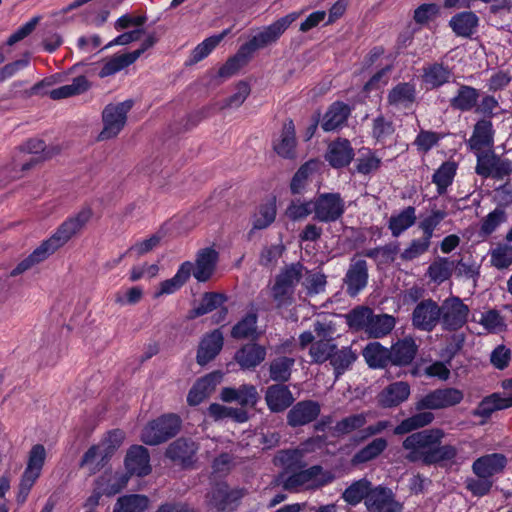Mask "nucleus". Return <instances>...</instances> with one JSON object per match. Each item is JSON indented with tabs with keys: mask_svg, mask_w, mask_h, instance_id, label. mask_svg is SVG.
Wrapping results in <instances>:
<instances>
[{
	"mask_svg": "<svg viewBox=\"0 0 512 512\" xmlns=\"http://www.w3.org/2000/svg\"><path fill=\"white\" fill-rule=\"evenodd\" d=\"M463 399V392L456 388H445L434 390L423 396L415 403V409L419 413L403 420L394 430L395 434H405L412 430L423 427L432 422L434 415L431 412L422 411L425 409L436 410L454 406Z\"/></svg>",
	"mask_w": 512,
	"mask_h": 512,
	"instance_id": "f257e3e1",
	"label": "nucleus"
},
{
	"mask_svg": "<svg viewBox=\"0 0 512 512\" xmlns=\"http://www.w3.org/2000/svg\"><path fill=\"white\" fill-rule=\"evenodd\" d=\"M224 402H237L240 407L225 406L214 403L209 407V415L215 420L229 418L238 422L248 419V409L255 406L258 393L252 385H242L238 389L224 388L221 392Z\"/></svg>",
	"mask_w": 512,
	"mask_h": 512,
	"instance_id": "f03ea898",
	"label": "nucleus"
},
{
	"mask_svg": "<svg viewBox=\"0 0 512 512\" xmlns=\"http://www.w3.org/2000/svg\"><path fill=\"white\" fill-rule=\"evenodd\" d=\"M494 130L492 122L488 119L478 121L474 127L473 134L469 139V146L477 156V173L488 176L495 156L493 155Z\"/></svg>",
	"mask_w": 512,
	"mask_h": 512,
	"instance_id": "7ed1b4c3",
	"label": "nucleus"
},
{
	"mask_svg": "<svg viewBox=\"0 0 512 512\" xmlns=\"http://www.w3.org/2000/svg\"><path fill=\"white\" fill-rule=\"evenodd\" d=\"M442 438L443 432L438 429L424 430L408 436L403 442V447L409 451L407 458L410 461L435 463L433 456Z\"/></svg>",
	"mask_w": 512,
	"mask_h": 512,
	"instance_id": "20e7f679",
	"label": "nucleus"
},
{
	"mask_svg": "<svg viewBox=\"0 0 512 512\" xmlns=\"http://www.w3.org/2000/svg\"><path fill=\"white\" fill-rule=\"evenodd\" d=\"M132 106L131 100L107 105L102 112L103 129L98 135V140L116 137L125 126L127 114Z\"/></svg>",
	"mask_w": 512,
	"mask_h": 512,
	"instance_id": "39448f33",
	"label": "nucleus"
},
{
	"mask_svg": "<svg viewBox=\"0 0 512 512\" xmlns=\"http://www.w3.org/2000/svg\"><path fill=\"white\" fill-rule=\"evenodd\" d=\"M45 458V448L40 444L34 445L29 452L27 467L19 484L17 501L20 504H23L26 501L31 488L39 478Z\"/></svg>",
	"mask_w": 512,
	"mask_h": 512,
	"instance_id": "423d86ee",
	"label": "nucleus"
},
{
	"mask_svg": "<svg viewBox=\"0 0 512 512\" xmlns=\"http://www.w3.org/2000/svg\"><path fill=\"white\" fill-rule=\"evenodd\" d=\"M180 427V419L176 415L162 416L147 424L141 434V440L148 445H157L174 436Z\"/></svg>",
	"mask_w": 512,
	"mask_h": 512,
	"instance_id": "0eeeda50",
	"label": "nucleus"
},
{
	"mask_svg": "<svg viewBox=\"0 0 512 512\" xmlns=\"http://www.w3.org/2000/svg\"><path fill=\"white\" fill-rule=\"evenodd\" d=\"M303 275V266L293 264L286 268L276 279L272 288V297L277 307L291 303L295 285Z\"/></svg>",
	"mask_w": 512,
	"mask_h": 512,
	"instance_id": "6e6552de",
	"label": "nucleus"
},
{
	"mask_svg": "<svg viewBox=\"0 0 512 512\" xmlns=\"http://www.w3.org/2000/svg\"><path fill=\"white\" fill-rule=\"evenodd\" d=\"M314 218L321 222H334L345 211V202L337 193H322L314 198Z\"/></svg>",
	"mask_w": 512,
	"mask_h": 512,
	"instance_id": "1a4fd4ad",
	"label": "nucleus"
},
{
	"mask_svg": "<svg viewBox=\"0 0 512 512\" xmlns=\"http://www.w3.org/2000/svg\"><path fill=\"white\" fill-rule=\"evenodd\" d=\"M295 19V15H288L277 20L256 34L249 42L244 44V48L251 55L254 51L274 43Z\"/></svg>",
	"mask_w": 512,
	"mask_h": 512,
	"instance_id": "9d476101",
	"label": "nucleus"
},
{
	"mask_svg": "<svg viewBox=\"0 0 512 512\" xmlns=\"http://www.w3.org/2000/svg\"><path fill=\"white\" fill-rule=\"evenodd\" d=\"M441 318V306L431 299L416 305L412 313L413 325L423 331H431Z\"/></svg>",
	"mask_w": 512,
	"mask_h": 512,
	"instance_id": "9b49d317",
	"label": "nucleus"
},
{
	"mask_svg": "<svg viewBox=\"0 0 512 512\" xmlns=\"http://www.w3.org/2000/svg\"><path fill=\"white\" fill-rule=\"evenodd\" d=\"M497 197L501 205L481 220L479 236L483 239L491 235L507 220L506 212L502 205L512 202V192L509 191V187L505 186L498 191Z\"/></svg>",
	"mask_w": 512,
	"mask_h": 512,
	"instance_id": "f8f14e48",
	"label": "nucleus"
},
{
	"mask_svg": "<svg viewBox=\"0 0 512 512\" xmlns=\"http://www.w3.org/2000/svg\"><path fill=\"white\" fill-rule=\"evenodd\" d=\"M241 497L240 490L230 489L226 483H218L208 494L207 501L216 512H231L235 502Z\"/></svg>",
	"mask_w": 512,
	"mask_h": 512,
	"instance_id": "ddd939ff",
	"label": "nucleus"
},
{
	"mask_svg": "<svg viewBox=\"0 0 512 512\" xmlns=\"http://www.w3.org/2000/svg\"><path fill=\"white\" fill-rule=\"evenodd\" d=\"M469 308L459 298H450L441 306V317L446 328L456 330L467 320Z\"/></svg>",
	"mask_w": 512,
	"mask_h": 512,
	"instance_id": "4468645a",
	"label": "nucleus"
},
{
	"mask_svg": "<svg viewBox=\"0 0 512 512\" xmlns=\"http://www.w3.org/2000/svg\"><path fill=\"white\" fill-rule=\"evenodd\" d=\"M219 255L213 248L200 249L195 257L191 274L200 282L208 281L216 271Z\"/></svg>",
	"mask_w": 512,
	"mask_h": 512,
	"instance_id": "2eb2a0df",
	"label": "nucleus"
},
{
	"mask_svg": "<svg viewBox=\"0 0 512 512\" xmlns=\"http://www.w3.org/2000/svg\"><path fill=\"white\" fill-rule=\"evenodd\" d=\"M365 505L372 512H400L401 504L394 499L390 489L378 486L370 491Z\"/></svg>",
	"mask_w": 512,
	"mask_h": 512,
	"instance_id": "dca6fc26",
	"label": "nucleus"
},
{
	"mask_svg": "<svg viewBox=\"0 0 512 512\" xmlns=\"http://www.w3.org/2000/svg\"><path fill=\"white\" fill-rule=\"evenodd\" d=\"M92 217V210L89 207L83 208L75 217L65 221L52 236L53 239L63 246L73 235L79 232Z\"/></svg>",
	"mask_w": 512,
	"mask_h": 512,
	"instance_id": "f3484780",
	"label": "nucleus"
},
{
	"mask_svg": "<svg viewBox=\"0 0 512 512\" xmlns=\"http://www.w3.org/2000/svg\"><path fill=\"white\" fill-rule=\"evenodd\" d=\"M410 396V385L397 381L387 385L377 396V402L384 408L396 407L405 402Z\"/></svg>",
	"mask_w": 512,
	"mask_h": 512,
	"instance_id": "a211bd4d",
	"label": "nucleus"
},
{
	"mask_svg": "<svg viewBox=\"0 0 512 512\" xmlns=\"http://www.w3.org/2000/svg\"><path fill=\"white\" fill-rule=\"evenodd\" d=\"M193 264L190 261L182 263L176 274L167 280L160 282L154 290L153 297L160 298L177 292L190 278Z\"/></svg>",
	"mask_w": 512,
	"mask_h": 512,
	"instance_id": "6ab92c4d",
	"label": "nucleus"
},
{
	"mask_svg": "<svg viewBox=\"0 0 512 512\" xmlns=\"http://www.w3.org/2000/svg\"><path fill=\"white\" fill-rule=\"evenodd\" d=\"M320 405L312 400L300 401L287 414V422L292 427L306 425L317 418Z\"/></svg>",
	"mask_w": 512,
	"mask_h": 512,
	"instance_id": "aec40b11",
	"label": "nucleus"
},
{
	"mask_svg": "<svg viewBox=\"0 0 512 512\" xmlns=\"http://www.w3.org/2000/svg\"><path fill=\"white\" fill-rule=\"evenodd\" d=\"M125 467L131 475H147L151 470L147 449L143 446H132L128 450L125 458Z\"/></svg>",
	"mask_w": 512,
	"mask_h": 512,
	"instance_id": "412c9836",
	"label": "nucleus"
},
{
	"mask_svg": "<svg viewBox=\"0 0 512 512\" xmlns=\"http://www.w3.org/2000/svg\"><path fill=\"white\" fill-rule=\"evenodd\" d=\"M197 451L196 444L188 439H178L167 449L166 455L174 463L188 466L193 463Z\"/></svg>",
	"mask_w": 512,
	"mask_h": 512,
	"instance_id": "4be33fe9",
	"label": "nucleus"
},
{
	"mask_svg": "<svg viewBox=\"0 0 512 512\" xmlns=\"http://www.w3.org/2000/svg\"><path fill=\"white\" fill-rule=\"evenodd\" d=\"M265 400L272 412H282L293 403L294 398L287 386L274 384L267 388Z\"/></svg>",
	"mask_w": 512,
	"mask_h": 512,
	"instance_id": "5701e85b",
	"label": "nucleus"
},
{
	"mask_svg": "<svg viewBox=\"0 0 512 512\" xmlns=\"http://www.w3.org/2000/svg\"><path fill=\"white\" fill-rule=\"evenodd\" d=\"M354 157L353 149L348 140L338 139L331 142L326 153V160L334 168L347 166Z\"/></svg>",
	"mask_w": 512,
	"mask_h": 512,
	"instance_id": "b1692460",
	"label": "nucleus"
},
{
	"mask_svg": "<svg viewBox=\"0 0 512 512\" xmlns=\"http://www.w3.org/2000/svg\"><path fill=\"white\" fill-rule=\"evenodd\" d=\"M389 105L397 109H409L416 100V88L413 83H398L388 94Z\"/></svg>",
	"mask_w": 512,
	"mask_h": 512,
	"instance_id": "393cba45",
	"label": "nucleus"
},
{
	"mask_svg": "<svg viewBox=\"0 0 512 512\" xmlns=\"http://www.w3.org/2000/svg\"><path fill=\"white\" fill-rule=\"evenodd\" d=\"M506 463L507 460L502 454L495 453L478 458L472 468L479 478H489L502 471Z\"/></svg>",
	"mask_w": 512,
	"mask_h": 512,
	"instance_id": "a878e982",
	"label": "nucleus"
},
{
	"mask_svg": "<svg viewBox=\"0 0 512 512\" xmlns=\"http://www.w3.org/2000/svg\"><path fill=\"white\" fill-rule=\"evenodd\" d=\"M223 346V335L219 330L207 334L201 341L197 352V362L204 365L214 359Z\"/></svg>",
	"mask_w": 512,
	"mask_h": 512,
	"instance_id": "bb28decb",
	"label": "nucleus"
},
{
	"mask_svg": "<svg viewBox=\"0 0 512 512\" xmlns=\"http://www.w3.org/2000/svg\"><path fill=\"white\" fill-rule=\"evenodd\" d=\"M321 472L319 466L311 467L307 470L292 474L284 483V488L291 491H297L299 489L312 488L319 485L318 475Z\"/></svg>",
	"mask_w": 512,
	"mask_h": 512,
	"instance_id": "cd10ccee",
	"label": "nucleus"
},
{
	"mask_svg": "<svg viewBox=\"0 0 512 512\" xmlns=\"http://www.w3.org/2000/svg\"><path fill=\"white\" fill-rule=\"evenodd\" d=\"M417 352V345L411 337L398 340L390 350L391 362L395 365H407L412 362Z\"/></svg>",
	"mask_w": 512,
	"mask_h": 512,
	"instance_id": "c85d7f7f",
	"label": "nucleus"
},
{
	"mask_svg": "<svg viewBox=\"0 0 512 512\" xmlns=\"http://www.w3.org/2000/svg\"><path fill=\"white\" fill-rule=\"evenodd\" d=\"M218 374H210L199 379L191 388L187 400L190 405H197L207 398L219 383Z\"/></svg>",
	"mask_w": 512,
	"mask_h": 512,
	"instance_id": "c756f323",
	"label": "nucleus"
},
{
	"mask_svg": "<svg viewBox=\"0 0 512 512\" xmlns=\"http://www.w3.org/2000/svg\"><path fill=\"white\" fill-rule=\"evenodd\" d=\"M475 449L476 444L474 442H464L459 448L450 445H437L433 458H435V463L441 460H451L456 457L465 460L475 452Z\"/></svg>",
	"mask_w": 512,
	"mask_h": 512,
	"instance_id": "7c9ffc66",
	"label": "nucleus"
},
{
	"mask_svg": "<svg viewBox=\"0 0 512 512\" xmlns=\"http://www.w3.org/2000/svg\"><path fill=\"white\" fill-rule=\"evenodd\" d=\"M367 265L364 260L353 263L346 275L348 293L356 295L367 284Z\"/></svg>",
	"mask_w": 512,
	"mask_h": 512,
	"instance_id": "2f4dec72",
	"label": "nucleus"
},
{
	"mask_svg": "<svg viewBox=\"0 0 512 512\" xmlns=\"http://www.w3.org/2000/svg\"><path fill=\"white\" fill-rule=\"evenodd\" d=\"M350 109L347 105L333 103L325 113L321 126L325 131H331L340 127L347 119Z\"/></svg>",
	"mask_w": 512,
	"mask_h": 512,
	"instance_id": "473e14b6",
	"label": "nucleus"
},
{
	"mask_svg": "<svg viewBox=\"0 0 512 512\" xmlns=\"http://www.w3.org/2000/svg\"><path fill=\"white\" fill-rule=\"evenodd\" d=\"M295 127L290 121L285 123L279 141L275 142L274 149L276 153L285 158L295 156Z\"/></svg>",
	"mask_w": 512,
	"mask_h": 512,
	"instance_id": "72a5a7b5",
	"label": "nucleus"
},
{
	"mask_svg": "<svg viewBox=\"0 0 512 512\" xmlns=\"http://www.w3.org/2000/svg\"><path fill=\"white\" fill-rule=\"evenodd\" d=\"M266 352L262 346L248 344L241 348L235 355L236 361L243 368H251L260 364L265 358Z\"/></svg>",
	"mask_w": 512,
	"mask_h": 512,
	"instance_id": "f704fd0d",
	"label": "nucleus"
},
{
	"mask_svg": "<svg viewBox=\"0 0 512 512\" xmlns=\"http://www.w3.org/2000/svg\"><path fill=\"white\" fill-rule=\"evenodd\" d=\"M90 86L91 84L85 76H78L73 79L71 84L51 90L49 96L53 100L65 99L86 92Z\"/></svg>",
	"mask_w": 512,
	"mask_h": 512,
	"instance_id": "c9c22d12",
	"label": "nucleus"
},
{
	"mask_svg": "<svg viewBox=\"0 0 512 512\" xmlns=\"http://www.w3.org/2000/svg\"><path fill=\"white\" fill-rule=\"evenodd\" d=\"M139 57L138 52H130L120 55H114L113 57L106 59L103 62L102 68L98 75L101 78L110 76L120 71L121 69L132 64Z\"/></svg>",
	"mask_w": 512,
	"mask_h": 512,
	"instance_id": "e433bc0d",
	"label": "nucleus"
},
{
	"mask_svg": "<svg viewBox=\"0 0 512 512\" xmlns=\"http://www.w3.org/2000/svg\"><path fill=\"white\" fill-rule=\"evenodd\" d=\"M477 25L478 18L472 12L459 13L450 21L453 31L462 37H470L476 31Z\"/></svg>",
	"mask_w": 512,
	"mask_h": 512,
	"instance_id": "4c0bfd02",
	"label": "nucleus"
},
{
	"mask_svg": "<svg viewBox=\"0 0 512 512\" xmlns=\"http://www.w3.org/2000/svg\"><path fill=\"white\" fill-rule=\"evenodd\" d=\"M276 217V206L273 201H268L257 207L251 217L252 229H265L271 225Z\"/></svg>",
	"mask_w": 512,
	"mask_h": 512,
	"instance_id": "58836bf2",
	"label": "nucleus"
},
{
	"mask_svg": "<svg viewBox=\"0 0 512 512\" xmlns=\"http://www.w3.org/2000/svg\"><path fill=\"white\" fill-rule=\"evenodd\" d=\"M110 456L106 454L104 449L98 445L91 447L83 456L81 467L87 471L88 474H94L99 471L106 463Z\"/></svg>",
	"mask_w": 512,
	"mask_h": 512,
	"instance_id": "ea45409f",
	"label": "nucleus"
},
{
	"mask_svg": "<svg viewBox=\"0 0 512 512\" xmlns=\"http://www.w3.org/2000/svg\"><path fill=\"white\" fill-rule=\"evenodd\" d=\"M146 18L142 15L126 14L117 20L115 23V29L129 30L126 33L132 38V41L140 39L142 35V29L140 27L145 23Z\"/></svg>",
	"mask_w": 512,
	"mask_h": 512,
	"instance_id": "a19ab883",
	"label": "nucleus"
},
{
	"mask_svg": "<svg viewBox=\"0 0 512 512\" xmlns=\"http://www.w3.org/2000/svg\"><path fill=\"white\" fill-rule=\"evenodd\" d=\"M512 406V399L510 400H503V398L497 394L494 393L486 398H484L477 408L474 411V415L487 418L489 417L494 411L496 410H502L506 409Z\"/></svg>",
	"mask_w": 512,
	"mask_h": 512,
	"instance_id": "79ce46f5",
	"label": "nucleus"
},
{
	"mask_svg": "<svg viewBox=\"0 0 512 512\" xmlns=\"http://www.w3.org/2000/svg\"><path fill=\"white\" fill-rule=\"evenodd\" d=\"M229 32V29L224 30L219 35L211 36L197 45L192 51L188 63L195 64L207 57L213 51V49L224 39V37L228 35Z\"/></svg>",
	"mask_w": 512,
	"mask_h": 512,
	"instance_id": "37998d69",
	"label": "nucleus"
},
{
	"mask_svg": "<svg viewBox=\"0 0 512 512\" xmlns=\"http://www.w3.org/2000/svg\"><path fill=\"white\" fill-rule=\"evenodd\" d=\"M149 500L144 495L132 494L120 497L114 512H143L148 507Z\"/></svg>",
	"mask_w": 512,
	"mask_h": 512,
	"instance_id": "c03bdc74",
	"label": "nucleus"
},
{
	"mask_svg": "<svg viewBox=\"0 0 512 512\" xmlns=\"http://www.w3.org/2000/svg\"><path fill=\"white\" fill-rule=\"evenodd\" d=\"M395 326V319L387 314L372 315L366 333L373 338H380L388 334Z\"/></svg>",
	"mask_w": 512,
	"mask_h": 512,
	"instance_id": "a18cd8bd",
	"label": "nucleus"
},
{
	"mask_svg": "<svg viewBox=\"0 0 512 512\" xmlns=\"http://www.w3.org/2000/svg\"><path fill=\"white\" fill-rule=\"evenodd\" d=\"M363 354L371 367H384L391 362L390 351L377 342L367 345Z\"/></svg>",
	"mask_w": 512,
	"mask_h": 512,
	"instance_id": "49530a36",
	"label": "nucleus"
},
{
	"mask_svg": "<svg viewBox=\"0 0 512 512\" xmlns=\"http://www.w3.org/2000/svg\"><path fill=\"white\" fill-rule=\"evenodd\" d=\"M478 98L479 93L476 89L470 86H461L457 95L451 100V106L462 111H468L476 105Z\"/></svg>",
	"mask_w": 512,
	"mask_h": 512,
	"instance_id": "de8ad7c7",
	"label": "nucleus"
},
{
	"mask_svg": "<svg viewBox=\"0 0 512 512\" xmlns=\"http://www.w3.org/2000/svg\"><path fill=\"white\" fill-rule=\"evenodd\" d=\"M293 357L279 356L270 364V377L274 381L285 382L291 375V368L294 365Z\"/></svg>",
	"mask_w": 512,
	"mask_h": 512,
	"instance_id": "09e8293b",
	"label": "nucleus"
},
{
	"mask_svg": "<svg viewBox=\"0 0 512 512\" xmlns=\"http://www.w3.org/2000/svg\"><path fill=\"white\" fill-rule=\"evenodd\" d=\"M308 448L287 450L279 452L275 457V463L288 471H295L304 465L302 461L303 452Z\"/></svg>",
	"mask_w": 512,
	"mask_h": 512,
	"instance_id": "8fccbe9b",
	"label": "nucleus"
},
{
	"mask_svg": "<svg viewBox=\"0 0 512 512\" xmlns=\"http://www.w3.org/2000/svg\"><path fill=\"white\" fill-rule=\"evenodd\" d=\"M416 215L413 207H408L400 214L392 216L389 221V228L394 236H399L403 231L415 223Z\"/></svg>",
	"mask_w": 512,
	"mask_h": 512,
	"instance_id": "3c124183",
	"label": "nucleus"
},
{
	"mask_svg": "<svg viewBox=\"0 0 512 512\" xmlns=\"http://www.w3.org/2000/svg\"><path fill=\"white\" fill-rule=\"evenodd\" d=\"M250 56L251 55L244 48V46H241L238 53L235 56L229 58L226 63L219 69V75L224 78L231 77L248 63Z\"/></svg>",
	"mask_w": 512,
	"mask_h": 512,
	"instance_id": "603ef678",
	"label": "nucleus"
},
{
	"mask_svg": "<svg viewBox=\"0 0 512 512\" xmlns=\"http://www.w3.org/2000/svg\"><path fill=\"white\" fill-rule=\"evenodd\" d=\"M490 263L497 269L508 268L512 264V246L499 243L490 250Z\"/></svg>",
	"mask_w": 512,
	"mask_h": 512,
	"instance_id": "864d4df0",
	"label": "nucleus"
},
{
	"mask_svg": "<svg viewBox=\"0 0 512 512\" xmlns=\"http://www.w3.org/2000/svg\"><path fill=\"white\" fill-rule=\"evenodd\" d=\"M370 491V483L367 480H359L350 485L343 493V499L351 504L356 505L360 503L363 499L366 500Z\"/></svg>",
	"mask_w": 512,
	"mask_h": 512,
	"instance_id": "5fc2aeb1",
	"label": "nucleus"
},
{
	"mask_svg": "<svg viewBox=\"0 0 512 512\" xmlns=\"http://www.w3.org/2000/svg\"><path fill=\"white\" fill-rule=\"evenodd\" d=\"M321 164L317 160H311L299 168L291 183V189L294 193H299L309 178L319 170Z\"/></svg>",
	"mask_w": 512,
	"mask_h": 512,
	"instance_id": "6e6d98bb",
	"label": "nucleus"
},
{
	"mask_svg": "<svg viewBox=\"0 0 512 512\" xmlns=\"http://www.w3.org/2000/svg\"><path fill=\"white\" fill-rule=\"evenodd\" d=\"M225 302V296L221 293L210 292L203 295L200 304L191 311V318L206 314L220 307Z\"/></svg>",
	"mask_w": 512,
	"mask_h": 512,
	"instance_id": "4d7b16f0",
	"label": "nucleus"
},
{
	"mask_svg": "<svg viewBox=\"0 0 512 512\" xmlns=\"http://www.w3.org/2000/svg\"><path fill=\"white\" fill-rule=\"evenodd\" d=\"M450 71L441 64H431L424 68L423 79L431 87H437L447 82Z\"/></svg>",
	"mask_w": 512,
	"mask_h": 512,
	"instance_id": "13d9d810",
	"label": "nucleus"
},
{
	"mask_svg": "<svg viewBox=\"0 0 512 512\" xmlns=\"http://www.w3.org/2000/svg\"><path fill=\"white\" fill-rule=\"evenodd\" d=\"M456 164L454 162H445L433 175V182L437 185L440 194L446 191V188L452 183L455 176Z\"/></svg>",
	"mask_w": 512,
	"mask_h": 512,
	"instance_id": "bf43d9fd",
	"label": "nucleus"
},
{
	"mask_svg": "<svg viewBox=\"0 0 512 512\" xmlns=\"http://www.w3.org/2000/svg\"><path fill=\"white\" fill-rule=\"evenodd\" d=\"M477 322L483 326L485 331L490 333L502 332L506 327L503 317L495 310L481 313Z\"/></svg>",
	"mask_w": 512,
	"mask_h": 512,
	"instance_id": "052dcab7",
	"label": "nucleus"
},
{
	"mask_svg": "<svg viewBox=\"0 0 512 512\" xmlns=\"http://www.w3.org/2000/svg\"><path fill=\"white\" fill-rule=\"evenodd\" d=\"M335 350V346L328 339H319L312 343L309 354L313 362L322 363L331 356Z\"/></svg>",
	"mask_w": 512,
	"mask_h": 512,
	"instance_id": "680f3d73",
	"label": "nucleus"
},
{
	"mask_svg": "<svg viewBox=\"0 0 512 512\" xmlns=\"http://www.w3.org/2000/svg\"><path fill=\"white\" fill-rule=\"evenodd\" d=\"M454 269V261L448 258H440L429 267V276L432 280L443 282L448 279Z\"/></svg>",
	"mask_w": 512,
	"mask_h": 512,
	"instance_id": "e2e57ef3",
	"label": "nucleus"
},
{
	"mask_svg": "<svg viewBox=\"0 0 512 512\" xmlns=\"http://www.w3.org/2000/svg\"><path fill=\"white\" fill-rule=\"evenodd\" d=\"M250 91L251 89L247 82H238L235 86V92L223 101L220 109L240 107L250 94Z\"/></svg>",
	"mask_w": 512,
	"mask_h": 512,
	"instance_id": "0e129e2a",
	"label": "nucleus"
},
{
	"mask_svg": "<svg viewBox=\"0 0 512 512\" xmlns=\"http://www.w3.org/2000/svg\"><path fill=\"white\" fill-rule=\"evenodd\" d=\"M314 200L312 201H303L300 199L293 200L286 210V215L293 219L299 220L306 218L310 214H315Z\"/></svg>",
	"mask_w": 512,
	"mask_h": 512,
	"instance_id": "69168bd1",
	"label": "nucleus"
},
{
	"mask_svg": "<svg viewBox=\"0 0 512 512\" xmlns=\"http://www.w3.org/2000/svg\"><path fill=\"white\" fill-rule=\"evenodd\" d=\"M255 332L256 315L250 313L233 327L231 335L233 338L242 339L253 337Z\"/></svg>",
	"mask_w": 512,
	"mask_h": 512,
	"instance_id": "338daca9",
	"label": "nucleus"
},
{
	"mask_svg": "<svg viewBox=\"0 0 512 512\" xmlns=\"http://www.w3.org/2000/svg\"><path fill=\"white\" fill-rule=\"evenodd\" d=\"M387 446V442L383 438L374 439L370 444L360 450L355 456L354 461L366 462L378 456Z\"/></svg>",
	"mask_w": 512,
	"mask_h": 512,
	"instance_id": "774afa93",
	"label": "nucleus"
}]
</instances>
